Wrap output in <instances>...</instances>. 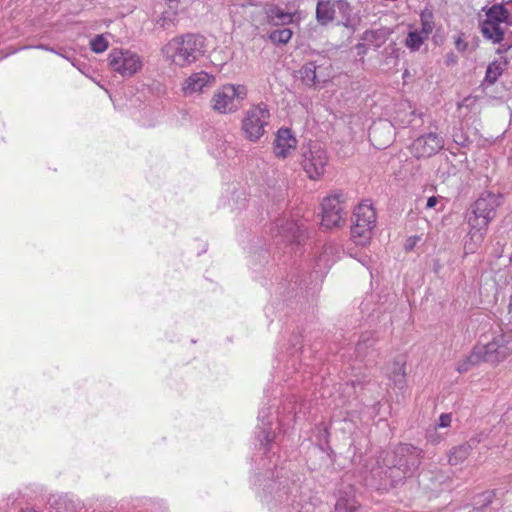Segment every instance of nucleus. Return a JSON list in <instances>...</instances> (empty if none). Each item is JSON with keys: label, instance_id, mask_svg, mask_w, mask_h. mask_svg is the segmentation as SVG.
<instances>
[{"label": "nucleus", "instance_id": "f257e3e1", "mask_svg": "<svg viewBox=\"0 0 512 512\" xmlns=\"http://www.w3.org/2000/svg\"><path fill=\"white\" fill-rule=\"evenodd\" d=\"M205 51L204 37L193 33L175 36L161 48L164 60L179 68H185L197 62Z\"/></svg>", "mask_w": 512, "mask_h": 512}, {"label": "nucleus", "instance_id": "f03ea898", "mask_svg": "<svg viewBox=\"0 0 512 512\" xmlns=\"http://www.w3.org/2000/svg\"><path fill=\"white\" fill-rule=\"evenodd\" d=\"M421 453L419 448L409 444H401L396 448L393 465L388 469L393 486L416 474L421 463Z\"/></svg>", "mask_w": 512, "mask_h": 512}, {"label": "nucleus", "instance_id": "7ed1b4c3", "mask_svg": "<svg viewBox=\"0 0 512 512\" xmlns=\"http://www.w3.org/2000/svg\"><path fill=\"white\" fill-rule=\"evenodd\" d=\"M271 112L264 102L252 104L243 114L241 132L244 138L252 143L258 142L266 133Z\"/></svg>", "mask_w": 512, "mask_h": 512}, {"label": "nucleus", "instance_id": "20e7f679", "mask_svg": "<svg viewBox=\"0 0 512 512\" xmlns=\"http://www.w3.org/2000/svg\"><path fill=\"white\" fill-rule=\"evenodd\" d=\"M247 95V87L243 84H224L214 92L210 100L211 108L219 114L235 113Z\"/></svg>", "mask_w": 512, "mask_h": 512}, {"label": "nucleus", "instance_id": "39448f33", "mask_svg": "<svg viewBox=\"0 0 512 512\" xmlns=\"http://www.w3.org/2000/svg\"><path fill=\"white\" fill-rule=\"evenodd\" d=\"M329 156L317 141H309L300 149V165L309 179L319 180L326 172Z\"/></svg>", "mask_w": 512, "mask_h": 512}, {"label": "nucleus", "instance_id": "423d86ee", "mask_svg": "<svg viewBox=\"0 0 512 512\" xmlns=\"http://www.w3.org/2000/svg\"><path fill=\"white\" fill-rule=\"evenodd\" d=\"M507 25H510L509 12L503 5L495 4L485 11V19L480 23V30L485 39L499 44L504 39Z\"/></svg>", "mask_w": 512, "mask_h": 512}, {"label": "nucleus", "instance_id": "0eeeda50", "mask_svg": "<svg viewBox=\"0 0 512 512\" xmlns=\"http://www.w3.org/2000/svg\"><path fill=\"white\" fill-rule=\"evenodd\" d=\"M512 353V331L495 335L487 344L475 346V356L480 355L483 362L497 364Z\"/></svg>", "mask_w": 512, "mask_h": 512}, {"label": "nucleus", "instance_id": "6e6552de", "mask_svg": "<svg viewBox=\"0 0 512 512\" xmlns=\"http://www.w3.org/2000/svg\"><path fill=\"white\" fill-rule=\"evenodd\" d=\"M376 224V212L372 205L361 203L354 210V224L351 227V235L357 245H365L369 242L372 230Z\"/></svg>", "mask_w": 512, "mask_h": 512}, {"label": "nucleus", "instance_id": "1a4fd4ad", "mask_svg": "<svg viewBox=\"0 0 512 512\" xmlns=\"http://www.w3.org/2000/svg\"><path fill=\"white\" fill-rule=\"evenodd\" d=\"M111 70L124 78H130L143 68L142 57L129 49H112L108 55Z\"/></svg>", "mask_w": 512, "mask_h": 512}, {"label": "nucleus", "instance_id": "9d476101", "mask_svg": "<svg viewBox=\"0 0 512 512\" xmlns=\"http://www.w3.org/2000/svg\"><path fill=\"white\" fill-rule=\"evenodd\" d=\"M260 497L262 502L271 509L279 505H291L292 510L288 509L287 512H293L296 509L294 506L295 496L292 497V489L283 482L271 480L263 489Z\"/></svg>", "mask_w": 512, "mask_h": 512}, {"label": "nucleus", "instance_id": "9b49d317", "mask_svg": "<svg viewBox=\"0 0 512 512\" xmlns=\"http://www.w3.org/2000/svg\"><path fill=\"white\" fill-rule=\"evenodd\" d=\"M342 195H331L322 202V222L321 225L326 229L339 227L346 217Z\"/></svg>", "mask_w": 512, "mask_h": 512}, {"label": "nucleus", "instance_id": "f8f14e48", "mask_svg": "<svg viewBox=\"0 0 512 512\" xmlns=\"http://www.w3.org/2000/svg\"><path fill=\"white\" fill-rule=\"evenodd\" d=\"M215 83V75L202 70L190 74L183 81L181 90L185 97L201 95L209 91Z\"/></svg>", "mask_w": 512, "mask_h": 512}, {"label": "nucleus", "instance_id": "ddd939ff", "mask_svg": "<svg viewBox=\"0 0 512 512\" xmlns=\"http://www.w3.org/2000/svg\"><path fill=\"white\" fill-rule=\"evenodd\" d=\"M444 147V138L435 132H429L416 138L411 144V153L417 158H428Z\"/></svg>", "mask_w": 512, "mask_h": 512}, {"label": "nucleus", "instance_id": "4468645a", "mask_svg": "<svg viewBox=\"0 0 512 512\" xmlns=\"http://www.w3.org/2000/svg\"><path fill=\"white\" fill-rule=\"evenodd\" d=\"M467 221L470 227L468 232L470 242H467L465 247L466 249H469L471 252H473L478 247V245L482 243L491 219L487 216L479 215L478 213H475L473 210H471Z\"/></svg>", "mask_w": 512, "mask_h": 512}, {"label": "nucleus", "instance_id": "2eb2a0df", "mask_svg": "<svg viewBox=\"0 0 512 512\" xmlns=\"http://www.w3.org/2000/svg\"><path fill=\"white\" fill-rule=\"evenodd\" d=\"M268 22L273 26H285L289 24H299L302 20L301 12L298 10L284 11L278 5H270L266 9Z\"/></svg>", "mask_w": 512, "mask_h": 512}, {"label": "nucleus", "instance_id": "dca6fc26", "mask_svg": "<svg viewBox=\"0 0 512 512\" xmlns=\"http://www.w3.org/2000/svg\"><path fill=\"white\" fill-rule=\"evenodd\" d=\"M277 230L279 236L291 244H300L304 240L305 228L302 222L280 220Z\"/></svg>", "mask_w": 512, "mask_h": 512}, {"label": "nucleus", "instance_id": "f3484780", "mask_svg": "<svg viewBox=\"0 0 512 512\" xmlns=\"http://www.w3.org/2000/svg\"><path fill=\"white\" fill-rule=\"evenodd\" d=\"M297 146V140L288 128H280L274 140V153L285 159Z\"/></svg>", "mask_w": 512, "mask_h": 512}, {"label": "nucleus", "instance_id": "a211bd4d", "mask_svg": "<svg viewBox=\"0 0 512 512\" xmlns=\"http://www.w3.org/2000/svg\"><path fill=\"white\" fill-rule=\"evenodd\" d=\"M500 205V198L498 195L485 191L475 201L472 210L479 215L487 216L491 220L495 216L496 208Z\"/></svg>", "mask_w": 512, "mask_h": 512}, {"label": "nucleus", "instance_id": "6ab92c4d", "mask_svg": "<svg viewBox=\"0 0 512 512\" xmlns=\"http://www.w3.org/2000/svg\"><path fill=\"white\" fill-rule=\"evenodd\" d=\"M337 9L336 0H319L316 6V19L319 24L332 22Z\"/></svg>", "mask_w": 512, "mask_h": 512}, {"label": "nucleus", "instance_id": "aec40b11", "mask_svg": "<svg viewBox=\"0 0 512 512\" xmlns=\"http://www.w3.org/2000/svg\"><path fill=\"white\" fill-rule=\"evenodd\" d=\"M271 414V408H264L259 412L258 419L261 421L263 426L270 424L269 422H265V419ZM258 439L266 449V451L270 450V445L275 439V434L270 431L268 428L263 427L262 431L258 435Z\"/></svg>", "mask_w": 512, "mask_h": 512}, {"label": "nucleus", "instance_id": "412c9836", "mask_svg": "<svg viewBox=\"0 0 512 512\" xmlns=\"http://www.w3.org/2000/svg\"><path fill=\"white\" fill-rule=\"evenodd\" d=\"M359 507L355 497L347 492H340L335 505V512H355Z\"/></svg>", "mask_w": 512, "mask_h": 512}, {"label": "nucleus", "instance_id": "4be33fe9", "mask_svg": "<svg viewBox=\"0 0 512 512\" xmlns=\"http://www.w3.org/2000/svg\"><path fill=\"white\" fill-rule=\"evenodd\" d=\"M389 36V32L384 29L368 30L363 34V40L376 48L382 46Z\"/></svg>", "mask_w": 512, "mask_h": 512}, {"label": "nucleus", "instance_id": "5701e85b", "mask_svg": "<svg viewBox=\"0 0 512 512\" xmlns=\"http://www.w3.org/2000/svg\"><path fill=\"white\" fill-rule=\"evenodd\" d=\"M472 449L471 446L468 445L466 442L463 444H460L454 448L449 453V463L451 465H458L462 463L467 457L470 455Z\"/></svg>", "mask_w": 512, "mask_h": 512}, {"label": "nucleus", "instance_id": "b1692460", "mask_svg": "<svg viewBox=\"0 0 512 512\" xmlns=\"http://www.w3.org/2000/svg\"><path fill=\"white\" fill-rule=\"evenodd\" d=\"M335 247L328 245L324 247L323 252L316 258L315 266L319 271L328 269L334 262L333 255Z\"/></svg>", "mask_w": 512, "mask_h": 512}, {"label": "nucleus", "instance_id": "393cba45", "mask_svg": "<svg viewBox=\"0 0 512 512\" xmlns=\"http://www.w3.org/2000/svg\"><path fill=\"white\" fill-rule=\"evenodd\" d=\"M317 66L315 62L305 63L299 70V75L301 80L309 86L315 85L317 83V74H316Z\"/></svg>", "mask_w": 512, "mask_h": 512}, {"label": "nucleus", "instance_id": "a878e982", "mask_svg": "<svg viewBox=\"0 0 512 512\" xmlns=\"http://www.w3.org/2000/svg\"><path fill=\"white\" fill-rule=\"evenodd\" d=\"M421 28L418 30L424 38H429L435 28L434 16L430 10H424L420 14Z\"/></svg>", "mask_w": 512, "mask_h": 512}, {"label": "nucleus", "instance_id": "bb28decb", "mask_svg": "<svg viewBox=\"0 0 512 512\" xmlns=\"http://www.w3.org/2000/svg\"><path fill=\"white\" fill-rule=\"evenodd\" d=\"M506 67V61L496 60L489 64L486 70L485 80L490 84L495 83L502 75Z\"/></svg>", "mask_w": 512, "mask_h": 512}, {"label": "nucleus", "instance_id": "cd10ccee", "mask_svg": "<svg viewBox=\"0 0 512 512\" xmlns=\"http://www.w3.org/2000/svg\"><path fill=\"white\" fill-rule=\"evenodd\" d=\"M428 38H424L422 33L418 31V29L410 30L406 39L405 46L412 52L418 51L425 40Z\"/></svg>", "mask_w": 512, "mask_h": 512}, {"label": "nucleus", "instance_id": "c85d7f7f", "mask_svg": "<svg viewBox=\"0 0 512 512\" xmlns=\"http://www.w3.org/2000/svg\"><path fill=\"white\" fill-rule=\"evenodd\" d=\"M482 361L480 355L475 356V347L472 349L471 353L466 356L464 359L460 360L456 365V370L459 373L467 372L471 367L480 364Z\"/></svg>", "mask_w": 512, "mask_h": 512}, {"label": "nucleus", "instance_id": "c756f323", "mask_svg": "<svg viewBox=\"0 0 512 512\" xmlns=\"http://www.w3.org/2000/svg\"><path fill=\"white\" fill-rule=\"evenodd\" d=\"M211 154L218 160H224L229 157L234 151L226 141L222 138H217L216 148L210 147Z\"/></svg>", "mask_w": 512, "mask_h": 512}, {"label": "nucleus", "instance_id": "7c9ffc66", "mask_svg": "<svg viewBox=\"0 0 512 512\" xmlns=\"http://www.w3.org/2000/svg\"><path fill=\"white\" fill-rule=\"evenodd\" d=\"M375 340L371 332H365L361 335L357 345L356 353L358 357H364L367 355L368 348L372 347Z\"/></svg>", "mask_w": 512, "mask_h": 512}, {"label": "nucleus", "instance_id": "2f4dec72", "mask_svg": "<svg viewBox=\"0 0 512 512\" xmlns=\"http://www.w3.org/2000/svg\"><path fill=\"white\" fill-rule=\"evenodd\" d=\"M292 35H293V32L291 29L284 28V29H278V30L272 31L269 34V38L274 43L286 44L291 40Z\"/></svg>", "mask_w": 512, "mask_h": 512}, {"label": "nucleus", "instance_id": "473e14b6", "mask_svg": "<svg viewBox=\"0 0 512 512\" xmlns=\"http://www.w3.org/2000/svg\"><path fill=\"white\" fill-rule=\"evenodd\" d=\"M109 42L104 35H97L90 41V48L94 53H103L107 50Z\"/></svg>", "mask_w": 512, "mask_h": 512}, {"label": "nucleus", "instance_id": "72a5a7b5", "mask_svg": "<svg viewBox=\"0 0 512 512\" xmlns=\"http://www.w3.org/2000/svg\"><path fill=\"white\" fill-rule=\"evenodd\" d=\"M336 4V10H338L342 19L344 20V25L347 26L351 20L352 7L346 0H336Z\"/></svg>", "mask_w": 512, "mask_h": 512}, {"label": "nucleus", "instance_id": "f704fd0d", "mask_svg": "<svg viewBox=\"0 0 512 512\" xmlns=\"http://www.w3.org/2000/svg\"><path fill=\"white\" fill-rule=\"evenodd\" d=\"M391 378L393 379L395 384L402 386L405 382V367L404 363L396 362L394 363V369L392 371Z\"/></svg>", "mask_w": 512, "mask_h": 512}, {"label": "nucleus", "instance_id": "c9c22d12", "mask_svg": "<svg viewBox=\"0 0 512 512\" xmlns=\"http://www.w3.org/2000/svg\"><path fill=\"white\" fill-rule=\"evenodd\" d=\"M452 138L453 141L461 147H466L470 143L468 136L463 132L461 127L453 128Z\"/></svg>", "mask_w": 512, "mask_h": 512}, {"label": "nucleus", "instance_id": "e433bc0d", "mask_svg": "<svg viewBox=\"0 0 512 512\" xmlns=\"http://www.w3.org/2000/svg\"><path fill=\"white\" fill-rule=\"evenodd\" d=\"M494 496V491H486L479 496L477 504H481V507L483 508L484 506L492 503Z\"/></svg>", "mask_w": 512, "mask_h": 512}, {"label": "nucleus", "instance_id": "4c0bfd02", "mask_svg": "<svg viewBox=\"0 0 512 512\" xmlns=\"http://www.w3.org/2000/svg\"><path fill=\"white\" fill-rule=\"evenodd\" d=\"M452 421L451 414H441L439 417L438 426L441 428L449 427Z\"/></svg>", "mask_w": 512, "mask_h": 512}, {"label": "nucleus", "instance_id": "58836bf2", "mask_svg": "<svg viewBox=\"0 0 512 512\" xmlns=\"http://www.w3.org/2000/svg\"><path fill=\"white\" fill-rule=\"evenodd\" d=\"M484 439V433H479L471 437L466 443L471 446L473 450Z\"/></svg>", "mask_w": 512, "mask_h": 512}, {"label": "nucleus", "instance_id": "ea45409f", "mask_svg": "<svg viewBox=\"0 0 512 512\" xmlns=\"http://www.w3.org/2000/svg\"><path fill=\"white\" fill-rule=\"evenodd\" d=\"M455 47L459 52H464L468 47V43L462 38V36H458L455 40Z\"/></svg>", "mask_w": 512, "mask_h": 512}, {"label": "nucleus", "instance_id": "a19ab883", "mask_svg": "<svg viewBox=\"0 0 512 512\" xmlns=\"http://www.w3.org/2000/svg\"><path fill=\"white\" fill-rule=\"evenodd\" d=\"M420 240L418 236L410 237L407 239L405 248L406 250H411L416 245V243Z\"/></svg>", "mask_w": 512, "mask_h": 512}, {"label": "nucleus", "instance_id": "79ce46f5", "mask_svg": "<svg viewBox=\"0 0 512 512\" xmlns=\"http://www.w3.org/2000/svg\"><path fill=\"white\" fill-rule=\"evenodd\" d=\"M356 49H357V54L360 55V56H363L366 54L367 52V43H358L356 45Z\"/></svg>", "mask_w": 512, "mask_h": 512}, {"label": "nucleus", "instance_id": "37998d69", "mask_svg": "<svg viewBox=\"0 0 512 512\" xmlns=\"http://www.w3.org/2000/svg\"><path fill=\"white\" fill-rule=\"evenodd\" d=\"M437 203H438V198L436 196H431L427 200L426 207L433 208L436 206Z\"/></svg>", "mask_w": 512, "mask_h": 512}, {"label": "nucleus", "instance_id": "c03bdc74", "mask_svg": "<svg viewBox=\"0 0 512 512\" xmlns=\"http://www.w3.org/2000/svg\"><path fill=\"white\" fill-rule=\"evenodd\" d=\"M37 48L42 49V50H46V51H50V52H53V53H56V54L60 55L61 57L65 58V59H68V57H66L63 54H60V53L56 52L53 48H50L47 45L40 44V45L37 46Z\"/></svg>", "mask_w": 512, "mask_h": 512}, {"label": "nucleus", "instance_id": "a18cd8bd", "mask_svg": "<svg viewBox=\"0 0 512 512\" xmlns=\"http://www.w3.org/2000/svg\"><path fill=\"white\" fill-rule=\"evenodd\" d=\"M169 9L173 10V13H176L177 4L179 0H167Z\"/></svg>", "mask_w": 512, "mask_h": 512}, {"label": "nucleus", "instance_id": "49530a36", "mask_svg": "<svg viewBox=\"0 0 512 512\" xmlns=\"http://www.w3.org/2000/svg\"><path fill=\"white\" fill-rule=\"evenodd\" d=\"M378 131V126H374L372 129H371V132H370V135L375 138L376 137V133Z\"/></svg>", "mask_w": 512, "mask_h": 512}, {"label": "nucleus", "instance_id": "de8ad7c7", "mask_svg": "<svg viewBox=\"0 0 512 512\" xmlns=\"http://www.w3.org/2000/svg\"><path fill=\"white\" fill-rule=\"evenodd\" d=\"M447 63L450 64V63H456V59L453 55H449L448 58H447Z\"/></svg>", "mask_w": 512, "mask_h": 512}, {"label": "nucleus", "instance_id": "09e8293b", "mask_svg": "<svg viewBox=\"0 0 512 512\" xmlns=\"http://www.w3.org/2000/svg\"><path fill=\"white\" fill-rule=\"evenodd\" d=\"M381 125H382V128H383V129H388L389 131L391 130V125H390V123H383V124H381Z\"/></svg>", "mask_w": 512, "mask_h": 512}, {"label": "nucleus", "instance_id": "8fccbe9b", "mask_svg": "<svg viewBox=\"0 0 512 512\" xmlns=\"http://www.w3.org/2000/svg\"><path fill=\"white\" fill-rule=\"evenodd\" d=\"M59 501H60L61 503H66L67 498H66V497H61V498L59 499Z\"/></svg>", "mask_w": 512, "mask_h": 512}, {"label": "nucleus", "instance_id": "3c124183", "mask_svg": "<svg viewBox=\"0 0 512 512\" xmlns=\"http://www.w3.org/2000/svg\"><path fill=\"white\" fill-rule=\"evenodd\" d=\"M22 512H37V511H35V510H33V509H28V510H24V511H22Z\"/></svg>", "mask_w": 512, "mask_h": 512}, {"label": "nucleus", "instance_id": "603ef678", "mask_svg": "<svg viewBox=\"0 0 512 512\" xmlns=\"http://www.w3.org/2000/svg\"><path fill=\"white\" fill-rule=\"evenodd\" d=\"M71 506H72V508H71L70 512L75 511V510H74V508H75V504L71 503Z\"/></svg>", "mask_w": 512, "mask_h": 512}]
</instances>
